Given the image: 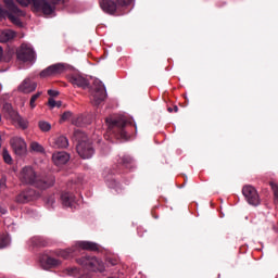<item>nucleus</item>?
<instances>
[{
	"mask_svg": "<svg viewBox=\"0 0 278 278\" xmlns=\"http://www.w3.org/2000/svg\"><path fill=\"white\" fill-rule=\"evenodd\" d=\"M56 108H62V102L61 101L56 102Z\"/></svg>",
	"mask_w": 278,
	"mask_h": 278,
	"instance_id": "42",
	"label": "nucleus"
},
{
	"mask_svg": "<svg viewBox=\"0 0 278 278\" xmlns=\"http://www.w3.org/2000/svg\"><path fill=\"white\" fill-rule=\"evenodd\" d=\"M74 137L78 140V144L76 147L78 155L83 160H90L94 155V148L92 143L86 141V134L80 130H76L74 132Z\"/></svg>",
	"mask_w": 278,
	"mask_h": 278,
	"instance_id": "2",
	"label": "nucleus"
},
{
	"mask_svg": "<svg viewBox=\"0 0 278 278\" xmlns=\"http://www.w3.org/2000/svg\"><path fill=\"white\" fill-rule=\"evenodd\" d=\"M12 239L8 235L0 236V249H5V247H10Z\"/></svg>",
	"mask_w": 278,
	"mask_h": 278,
	"instance_id": "23",
	"label": "nucleus"
},
{
	"mask_svg": "<svg viewBox=\"0 0 278 278\" xmlns=\"http://www.w3.org/2000/svg\"><path fill=\"white\" fill-rule=\"evenodd\" d=\"M2 155L5 164H12V155H10V152H8V150L4 149Z\"/></svg>",
	"mask_w": 278,
	"mask_h": 278,
	"instance_id": "29",
	"label": "nucleus"
},
{
	"mask_svg": "<svg viewBox=\"0 0 278 278\" xmlns=\"http://www.w3.org/2000/svg\"><path fill=\"white\" fill-rule=\"evenodd\" d=\"M135 0H117V5L127 7L134 4Z\"/></svg>",
	"mask_w": 278,
	"mask_h": 278,
	"instance_id": "32",
	"label": "nucleus"
},
{
	"mask_svg": "<svg viewBox=\"0 0 278 278\" xmlns=\"http://www.w3.org/2000/svg\"><path fill=\"white\" fill-rule=\"evenodd\" d=\"M65 72H66V64L56 63L41 71L39 75L42 79H46L47 77H55V75H62V73H65Z\"/></svg>",
	"mask_w": 278,
	"mask_h": 278,
	"instance_id": "8",
	"label": "nucleus"
},
{
	"mask_svg": "<svg viewBox=\"0 0 278 278\" xmlns=\"http://www.w3.org/2000/svg\"><path fill=\"white\" fill-rule=\"evenodd\" d=\"M38 88V85L35 81H31L29 78H26L18 87L20 92H24V94H29V92H34Z\"/></svg>",
	"mask_w": 278,
	"mask_h": 278,
	"instance_id": "16",
	"label": "nucleus"
},
{
	"mask_svg": "<svg viewBox=\"0 0 278 278\" xmlns=\"http://www.w3.org/2000/svg\"><path fill=\"white\" fill-rule=\"evenodd\" d=\"M7 184H8V179L5 177H2L0 179V192H3V190L8 188Z\"/></svg>",
	"mask_w": 278,
	"mask_h": 278,
	"instance_id": "33",
	"label": "nucleus"
},
{
	"mask_svg": "<svg viewBox=\"0 0 278 278\" xmlns=\"http://www.w3.org/2000/svg\"><path fill=\"white\" fill-rule=\"evenodd\" d=\"M48 203H49L50 205H53V200H49Z\"/></svg>",
	"mask_w": 278,
	"mask_h": 278,
	"instance_id": "45",
	"label": "nucleus"
},
{
	"mask_svg": "<svg viewBox=\"0 0 278 278\" xmlns=\"http://www.w3.org/2000/svg\"><path fill=\"white\" fill-rule=\"evenodd\" d=\"M270 187L274 192L275 201L278 202V185L275 182H270Z\"/></svg>",
	"mask_w": 278,
	"mask_h": 278,
	"instance_id": "31",
	"label": "nucleus"
},
{
	"mask_svg": "<svg viewBox=\"0 0 278 278\" xmlns=\"http://www.w3.org/2000/svg\"><path fill=\"white\" fill-rule=\"evenodd\" d=\"M20 180L22 184H26L29 186H35L40 190H47V188H51L53 184H55V178L53 176L49 178H41L36 175L34 167L25 166L20 173Z\"/></svg>",
	"mask_w": 278,
	"mask_h": 278,
	"instance_id": "1",
	"label": "nucleus"
},
{
	"mask_svg": "<svg viewBox=\"0 0 278 278\" xmlns=\"http://www.w3.org/2000/svg\"><path fill=\"white\" fill-rule=\"evenodd\" d=\"M9 12V20L11 21V23H13L14 25H23V23L21 22V18H18V16H25V12L21 11V9H18V7H16V4L14 3V0H3Z\"/></svg>",
	"mask_w": 278,
	"mask_h": 278,
	"instance_id": "6",
	"label": "nucleus"
},
{
	"mask_svg": "<svg viewBox=\"0 0 278 278\" xmlns=\"http://www.w3.org/2000/svg\"><path fill=\"white\" fill-rule=\"evenodd\" d=\"M16 38V33L12 29L0 30V42H10Z\"/></svg>",
	"mask_w": 278,
	"mask_h": 278,
	"instance_id": "20",
	"label": "nucleus"
},
{
	"mask_svg": "<svg viewBox=\"0 0 278 278\" xmlns=\"http://www.w3.org/2000/svg\"><path fill=\"white\" fill-rule=\"evenodd\" d=\"M122 163L125 164V165L131 164V159H130V156H124V157L122 159Z\"/></svg>",
	"mask_w": 278,
	"mask_h": 278,
	"instance_id": "37",
	"label": "nucleus"
},
{
	"mask_svg": "<svg viewBox=\"0 0 278 278\" xmlns=\"http://www.w3.org/2000/svg\"><path fill=\"white\" fill-rule=\"evenodd\" d=\"M70 81L71 84H73V86H77L78 88H83L84 90H86V88L90 86L88 79L79 74H73L72 76H70Z\"/></svg>",
	"mask_w": 278,
	"mask_h": 278,
	"instance_id": "14",
	"label": "nucleus"
},
{
	"mask_svg": "<svg viewBox=\"0 0 278 278\" xmlns=\"http://www.w3.org/2000/svg\"><path fill=\"white\" fill-rule=\"evenodd\" d=\"M48 94H49L50 97H58V94H60V92L50 89V90H48Z\"/></svg>",
	"mask_w": 278,
	"mask_h": 278,
	"instance_id": "39",
	"label": "nucleus"
},
{
	"mask_svg": "<svg viewBox=\"0 0 278 278\" xmlns=\"http://www.w3.org/2000/svg\"><path fill=\"white\" fill-rule=\"evenodd\" d=\"M242 194L250 205H260V194H257V190L253 186H244Z\"/></svg>",
	"mask_w": 278,
	"mask_h": 278,
	"instance_id": "11",
	"label": "nucleus"
},
{
	"mask_svg": "<svg viewBox=\"0 0 278 278\" xmlns=\"http://www.w3.org/2000/svg\"><path fill=\"white\" fill-rule=\"evenodd\" d=\"M17 3L22 5V8H27L31 3V0H16Z\"/></svg>",
	"mask_w": 278,
	"mask_h": 278,
	"instance_id": "34",
	"label": "nucleus"
},
{
	"mask_svg": "<svg viewBox=\"0 0 278 278\" xmlns=\"http://www.w3.org/2000/svg\"><path fill=\"white\" fill-rule=\"evenodd\" d=\"M30 149L35 153H45V148L42 147V144H40V143H38L36 141L30 143Z\"/></svg>",
	"mask_w": 278,
	"mask_h": 278,
	"instance_id": "24",
	"label": "nucleus"
},
{
	"mask_svg": "<svg viewBox=\"0 0 278 278\" xmlns=\"http://www.w3.org/2000/svg\"><path fill=\"white\" fill-rule=\"evenodd\" d=\"M33 12H42L45 16H55V4L47 0H33Z\"/></svg>",
	"mask_w": 278,
	"mask_h": 278,
	"instance_id": "5",
	"label": "nucleus"
},
{
	"mask_svg": "<svg viewBox=\"0 0 278 278\" xmlns=\"http://www.w3.org/2000/svg\"><path fill=\"white\" fill-rule=\"evenodd\" d=\"M59 257H63V260H68V257H73V251L72 250H61L59 252Z\"/></svg>",
	"mask_w": 278,
	"mask_h": 278,
	"instance_id": "26",
	"label": "nucleus"
},
{
	"mask_svg": "<svg viewBox=\"0 0 278 278\" xmlns=\"http://www.w3.org/2000/svg\"><path fill=\"white\" fill-rule=\"evenodd\" d=\"M34 199H36V191H34L33 189H29L27 191L20 193L16 197V202L17 203H29V201H34Z\"/></svg>",
	"mask_w": 278,
	"mask_h": 278,
	"instance_id": "17",
	"label": "nucleus"
},
{
	"mask_svg": "<svg viewBox=\"0 0 278 278\" xmlns=\"http://www.w3.org/2000/svg\"><path fill=\"white\" fill-rule=\"evenodd\" d=\"M42 92L38 91L37 93L33 94L30 98V108L31 110H34V108H36V101H38V99H40Z\"/></svg>",
	"mask_w": 278,
	"mask_h": 278,
	"instance_id": "25",
	"label": "nucleus"
},
{
	"mask_svg": "<svg viewBox=\"0 0 278 278\" xmlns=\"http://www.w3.org/2000/svg\"><path fill=\"white\" fill-rule=\"evenodd\" d=\"M70 160L71 154L65 151H56L52 154V162L54 166H64L65 164H68Z\"/></svg>",
	"mask_w": 278,
	"mask_h": 278,
	"instance_id": "13",
	"label": "nucleus"
},
{
	"mask_svg": "<svg viewBox=\"0 0 278 278\" xmlns=\"http://www.w3.org/2000/svg\"><path fill=\"white\" fill-rule=\"evenodd\" d=\"M105 97H108L105 85L101 80L96 79L91 90V103L93 105H100L102 101H105Z\"/></svg>",
	"mask_w": 278,
	"mask_h": 278,
	"instance_id": "3",
	"label": "nucleus"
},
{
	"mask_svg": "<svg viewBox=\"0 0 278 278\" xmlns=\"http://www.w3.org/2000/svg\"><path fill=\"white\" fill-rule=\"evenodd\" d=\"M0 123H1V114H0Z\"/></svg>",
	"mask_w": 278,
	"mask_h": 278,
	"instance_id": "46",
	"label": "nucleus"
},
{
	"mask_svg": "<svg viewBox=\"0 0 278 278\" xmlns=\"http://www.w3.org/2000/svg\"><path fill=\"white\" fill-rule=\"evenodd\" d=\"M5 14V10H3V8L0 5V21L3 18Z\"/></svg>",
	"mask_w": 278,
	"mask_h": 278,
	"instance_id": "40",
	"label": "nucleus"
},
{
	"mask_svg": "<svg viewBox=\"0 0 278 278\" xmlns=\"http://www.w3.org/2000/svg\"><path fill=\"white\" fill-rule=\"evenodd\" d=\"M30 242H31L33 247H45V243H42L40 241L39 237H35V238L30 239Z\"/></svg>",
	"mask_w": 278,
	"mask_h": 278,
	"instance_id": "30",
	"label": "nucleus"
},
{
	"mask_svg": "<svg viewBox=\"0 0 278 278\" xmlns=\"http://www.w3.org/2000/svg\"><path fill=\"white\" fill-rule=\"evenodd\" d=\"M0 214L4 215L8 214V207L0 203Z\"/></svg>",
	"mask_w": 278,
	"mask_h": 278,
	"instance_id": "38",
	"label": "nucleus"
},
{
	"mask_svg": "<svg viewBox=\"0 0 278 278\" xmlns=\"http://www.w3.org/2000/svg\"><path fill=\"white\" fill-rule=\"evenodd\" d=\"M105 122H106L109 129H116V131H118L119 138H122V140L129 139V135H127V131H125V122L124 121H116V119H112V117H108L105 119Z\"/></svg>",
	"mask_w": 278,
	"mask_h": 278,
	"instance_id": "9",
	"label": "nucleus"
},
{
	"mask_svg": "<svg viewBox=\"0 0 278 278\" xmlns=\"http://www.w3.org/2000/svg\"><path fill=\"white\" fill-rule=\"evenodd\" d=\"M67 275L71 277H79V269L76 267L67 268L66 269Z\"/></svg>",
	"mask_w": 278,
	"mask_h": 278,
	"instance_id": "28",
	"label": "nucleus"
},
{
	"mask_svg": "<svg viewBox=\"0 0 278 278\" xmlns=\"http://www.w3.org/2000/svg\"><path fill=\"white\" fill-rule=\"evenodd\" d=\"M17 60H20V62L36 61V52L34 51V48H31V45L22 43V46L17 50Z\"/></svg>",
	"mask_w": 278,
	"mask_h": 278,
	"instance_id": "7",
	"label": "nucleus"
},
{
	"mask_svg": "<svg viewBox=\"0 0 278 278\" xmlns=\"http://www.w3.org/2000/svg\"><path fill=\"white\" fill-rule=\"evenodd\" d=\"M3 58V48L0 46V60Z\"/></svg>",
	"mask_w": 278,
	"mask_h": 278,
	"instance_id": "41",
	"label": "nucleus"
},
{
	"mask_svg": "<svg viewBox=\"0 0 278 278\" xmlns=\"http://www.w3.org/2000/svg\"><path fill=\"white\" fill-rule=\"evenodd\" d=\"M40 265L45 270H49L51 268H58V266H62V261L55 257L47 256L40 261Z\"/></svg>",
	"mask_w": 278,
	"mask_h": 278,
	"instance_id": "15",
	"label": "nucleus"
},
{
	"mask_svg": "<svg viewBox=\"0 0 278 278\" xmlns=\"http://www.w3.org/2000/svg\"><path fill=\"white\" fill-rule=\"evenodd\" d=\"M167 112L173 113V108H168Z\"/></svg>",
	"mask_w": 278,
	"mask_h": 278,
	"instance_id": "44",
	"label": "nucleus"
},
{
	"mask_svg": "<svg viewBox=\"0 0 278 278\" xmlns=\"http://www.w3.org/2000/svg\"><path fill=\"white\" fill-rule=\"evenodd\" d=\"M3 112H5L7 116L9 118H11V121H13V123H18V125H21V127H23V129H25L27 127V125L23 124V118L21 117L18 112L14 111V109L12 108V104L5 103L3 105Z\"/></svg>",
	"mask_w": 278,
	"mask_h": 278,
	"instance_id": "12",
	"label": "nucleus"
},
{
	"mask_svg": "<svg viewBox=\"0 0 278 278\" xmlns=\"http://www.w3.org/2000/svg\"><path fill=\"white\" fill-rule=\"evenodd\" d=\"M39 128L41 129V131H51V125L49 124V122H39Z\"/></svg>",
	"mask_w": 278,
	"mask_h": 278,
	"instance_id": "27",
	"label": "nucleus"
},
{
	"mask_svg": "<svg viewBox=\"0 0 278 278\" xmlns=\"http://www.w3.org/2000/svg\"><path fill=\"white\" fill-rule=\"evenodd\" d=\"M174 112H179V108L174 106Z\"/></svg>",
	"mask_w": 278,
	"mask_h": 278,
	"instance_id": "43",
	"label": "nucleus"
},
{
	"mask_svg": "<svg viewBox=\"0 0 278 278\" xmlns=\"http://www.w3.org/2000/svg\"><path fill=\"white\" fill-rule=\"evenodd\" d=\"M78 249H83L84 251H99V244L90 241H78L77 243Z\"/></svg>",
	"mask_w": 278,
	"mask_h": 278,
	"instance_id": "19",
	"label": "nucleus"
},
{
	"mask_svg": "<svg viewBox=\"0 0 278 278\" xmlns=\"http://www.w3.org/2000/svg\"><path fill=\"white\" fill-rule=\"evenodd\" d=\"M10 144L14 153L17 154L20 157H23V155H27V143L22 137L11 138Z\"/></svg>",
	"mask_w": 278,
	"mask_h": 278,
	"instance_id": "10",
	"label": "nucleus"
},
{
	"mask_svg": "<svg viewBox=\"0 0 278 278\" xmlns=\"http://www.w3.org/2000/svg\"><path fill=\"white\" fill-rule=\"evenodd\" d=\"M100 7L106 14H114L116 12V2L114 0H101Z\"/></svg>",
	"mask_w": 278,
	"mask_h": 278,
	"instance_id": "18",
	"label": "nucleus"
},
{
	"mask_svg": "<svg viewBox=\"0 0 278 278\" xmlns=\"http://www.w3.org/2000/svg\"><path fill=\"white\" fill-rule=\"evenodd\" d=\"M78 264L80 266H84V268H87V270H92L93 273H103L105 270V266L103 265V262H101L99 258L92 256H85L78 260Z\"/></svg>",
	"mask_w": 278,
	"mask_h": 278,
	"instance_id": "4",
	"label": "nucleus"
},
{
	"mask_svg": "<svg viewBox=\"0 0 278 278\" xmlns=\"http://www.w3.org/2000/svg\"><path fill=\"white\" fill-rule=\"evenodd\" d=\"M48 105L51 109L56 108L58 101H55V99H53V98H50L49 101H48Z\"/></svg>",
	"mask_w": 278,
	"mask_h": 278,
	"instance_id": "35",
	"label": "nucleus"
},
{
	"mask_svg": "<svg viewBox=\"0 0 278 278\" xmlns=\"http://www.w3.org/2000/svg\"><path fill=\"white\" fill-rule=\"evenodd\" d=\"M54 149H66L68 147V139L64 136H60L53 141Z\"/></svg>",
	"mask_w": 278,
	"mask_h": 278,
	"instance_id": "21",
	"label": "nucleus"
},
{
	"mask_svg": "<svg viewBox=\"0 0 278 278\" xmlns=\"http://www.w3.org/2000/svg\"><path fill=\"white\" fill-rule=\"evenodd\" d=\"M61 201L65 207H73V203H75V195L71 193H63L61 195Z\"/></svg>",
	"mask_w": 278,
	"mask_h": 278,
	"instance_id": "22",
	"label": "nucleus"
},
{
	"mask_svg": "<svg viewBox=\"0 0 278 278\" xmlns=\"http://www.w3.org/2000/svg\"><path fill=\"white\" fill-rule=\"evenodd\" d=\"M71 116H73V114L71 112H65L62 115V121H68V118H71Z\"/></svg>",
	"mask_w": 278,
	"mask_h": 278,
	"instance_id": "36",
	"label": "nucleus"
}]
</instances>
